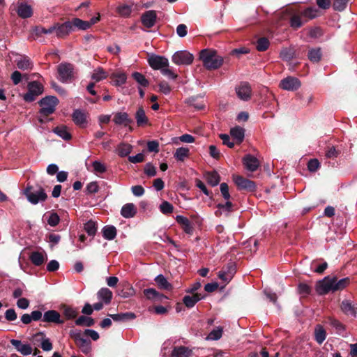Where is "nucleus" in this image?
<instances>
[{"mask_svg":"<svg viewBox=\"0 0 357 357\" xmlns=\"http://www.w3.org/2000/svg\"><path fill=\"white\" fill-rule=\"evenodd\" d=\"M199 59L208 70H216L223 63L222 56L218 55L217 51L211 49L202 50L199 53Z\"/></svg>","mask_w":357,"mask_h":357,"instance_id":"obj_1","label":"nucleus"},{"mask_svg":"<svg viewBox=\"0 0 357 357\" xmlns=\"http://www.w3.org/2000/svg\"><path fill=\"white\" fill-rule=\"evenodd\" d=\"M24 194L32 204L45 202L47 198V195L44 188L39 185L36 186L28 185L24 191Z\"/></svg>","mask_w":357,"mask_h":357,"instance_id":"obj_2","label":"nucleus"},{"mask_svg":"<svg viewBox=\"0 0 357 357\" xmlns=\"http://www.w3.org/2000/svg\"><path fill=\"white\" fill-rule=\"evenodd\" d=\"M59 99L54 96H47L43 98L38 101L39 105L41 107L38 113L43 117H48L49 115L53 114L58 105Z\"/></svg>","mask_w":357,"mask_h":357,"instance_id":"obj_3","label":"nucleus"},{"mask_svg":"<svg viewBox=\"0 0 357 357\" xmlns=\"http://www.w3.org/2000/svg\"><path fill=\"white\" fill-rule=\"evenodd\" d=\"M44 91V86L37 81H32L27 84V92L23 95L25 102H31Z\"/></svg>","mask_w":357,"mask_h":357,"instance_id":"obj_4","label":"nucleus"},{"mask_svg":"<svg viewBox=\"0 0 357 357\" xmlns=\"http://www.w3.org/2000/svg\"><path fill=\"white\" fill-rule=\"evenodd\" d=\"M57 72L61 82H71L74 77V66L70 63H61L57 66Z\"/></svg>","mask_w":357,"mask_h":357,"instance_id":"obj_5","label":"nucleus"},{"mask_svg":"<svg viewBox=\"0 0 357 357\" xmlns=\"http://www.w3.org/2000/svg\"><path fill=\"white\" fill-rule=\"evenodd\" d=\"M69 335L84 354H88L91 351V341L84 338L80 331L71 330Z\"/></svg>","mask_w":357,"mask_h":357,"instance_id":"obj_6","label":"nucleus"},{"mask_svg":"<svg viewBox=\"0 0 357 357\" xmlns=\"http://www.w3.org/2000/svg\"><path fill=\"white\" fill-rule=\"evenodd\" d=\"M69 335L84 354H88L91 351V341L84 338L80 331L71 330Z\"/></svg>","mask_w":357,"mask_h":357,"instance_id":"obj_7","label":"nucleus"},{"mask_svg":"<svg viewBox=\"0 0 357 357\" xmlns=\"http://www.w3.org/2000/svg\"><path fill=\"white\" fill-rule=\"evenodd\" d=\"M69 335L84 354H88L91 351V341L84 338L80 331L71 330Z\"/></svg>","mask_w":357,"mask_h":357,"instance_id":"obj_8","label":"nucleus"},{"mask_svg":"<svg viewBox=\"0 0 357 357\" xmlns=\"http://www.w3.org/2000/svg\"><path fill=\"white\" fill-rule=\"evenodd\" d=\"M234 182L240 190H245L247 192H253L257 190L255 182L246 178L242 176H234Z\"/></svg>","mask_w":357,"mask_h":357,"instance_id":"obj_9","label":"nucleus"},{"mask_svg":"<svg viewBox=\"0 0 357 357\" xmlns=\"http://www.w3.org/2000/svg\"><path fill=\"white\" fill-rule=\"evenodd\" d=\"M172 60L176 65H190L193 62L194 56L188 51H178L173 54Z\"/></svg>","mask_w":357,"mask_h":357,"instance_id":"obj_10","label":"nucleus"},{"mask_svg":"<svg viewBox=\"0 0 357 357\" xmlns=\"http://www.w3.org/2000/svg\"><path fill=\"white\" fill-rule=\"evenodd\" d=\"M149 66L153 70H162L165 67H169V61L167 58L158 55H152L148 59Z\"/></svg>","mask_w":357,"mask_h":357,"instance_id":"obj_11","label":"nucleus"},{"mask_svg":"<svg viewBox=\"0 0 357 357\" xmlns=\"http://www.w3.org/2000/svg\"><path fill=\"white\" fill-rule=\"evenodd\" d=\"M316 291L319 295H324L330 291L333 292L331 277L326 276L323 280H319L317 283Z\"/></svg>","mask_w":357,"mask_h":357,"instance_id":"obj_12","label":"nucleus"},{"mask_svg":"<svg viewBox=\"0 0 357 357\" xmlns=\"http://www.w3.org/2000/svg\"><path fill=\"white\" fill-rule=\"evenodd\" d=\"M301 86L300 80L295 77L289 76L280 81V87L284 90L296 91Z\"/></svg>","mask_w":357,"mask_h":357,"instance_id":"obj_13","label":"nucleus"},{"mask_svg":"<svg viewBox=\"0 0 357 357\" xmlns=\"http://www.w3.org/2000/svg\"><path fill=\"white\" fill-rule=\"evenodd\" d=\"M157 13L154 10H149L141 15L142 24L147 29L152 28L157 21Z\"/></svg>","mask_w":357,"mask_h":357,"instance_id":"obj_14","label":"nucleus"},{"mask_svg":"<svg viewBox=\"0 0 357 357\" xmlns=\"http://www.w3.org/2000/svg\"><path fill=\"white\" fill-rule=\"evenodd\" d=\"M112 121L116 125L123 126L124 127H127L130 124L134 123L133 119L127 112H118L114 113Z\"/></svg>","mask_w":357,"mask_h":357,"instance_id":"obj_15","label":"nucleus"},{"mask_svg":"<svg viewBox=\"0 0 357 357\" xmlns=\"http://www.w3.org/2000/svg\"><path fill=\"white\" fill-rule=\"evenodd\" d=\"M245 168L250 172H255L259 167V160L251 154H246L242 159Z\"/></svg>","mask_w":357,"mask_h":357,"instance_id":"obj_16","label":"nucleus"},{"mask_svg":"<svg viewBox=\"0 0 357 357\" xmlns=\"http://www.w3.org/2000/svg\"><path fill=\"white\" fill-rule=\"evenodd\" d=\"M237 96L244 101H248L251 98L252 89L248 82H242L236 88Z\"/></svg>","mask_w":357,"mask_h":357,"instance_id":"obj_17","label":"nucleus"},{"mask_svg":"<svg viewBox=\"0 0 357 357\" xmlns=\"http://www.w3.org/2000/svg\"><path fill=\"white\" fill-rule=\"evenodd\" d=\"M42 321L56 324H63L64 323V320L61 319L59 312L54 310L45 312L43 314Z\"/></svg>","mask_w":357,"mask_h":357,"instance_id":"obj_18","label":"nucleus"},{"mask_svg":"<svg viewBox=\"0 0 357 357\" xmlns=\"http://www.w3.org/2000/svg\"><path fill=\"white\" fill-rule=\"evenodd\" d=\"M10 342L23 356H28L33 351L32 347L29 344H23L20 340L15 339L10 340Z\"/></svg>","mask_w":357,"mask_h":357,"instance_id":"obj_19","label":"nucleus"},{"mask_svg":"<svg viewBox=\"0 0 357 357\" xmlns=\"http://www.w3.org/2000/svg\"><path fill=\"white\" fill-rule=\"evenodd\" d=\"M340 307L342 311L347 316L356 317L357 314V305L353 304L349 300L342 301Z\"/></svg>","mask_w":357,"mask_h":357,"instance_id":"obj_20","label":"nucleus"},{"mask_svg":"<svg viewBox=\"0 0 357 357\" xmlns=\"http://www.w3.org/2000/svg\"><path fill=\"white\" fill-rule=\"evenodd\" d=\"M54 31L58 37L63 38L68 36L70 32L73 31L72 23L68 20L61 24H57Z\"/></svg>","mask_w":357,"mask_h":357,"instance_id":"obj_21","label":"nucleus"},{"mask_svg":"<svg viewBox=\"0 0 357 357\" xmlns=\"http://www.w3.org/2000/svg\"><path fill=\"white\" fill-rule=\"evenodd\" d=\"M234 204L229 201L227 200L225 204H218L217 205L218 210L215 211V215L217 217H220L223 213L226 216H229V213L233 211Z\"/></svg>","mask_w":357,"mask_h":357,"instance_id":"obj_22","label":"nucleus"},{"mask_svg":"<svg viewBox=\"0 0 357 357\" xmlns=\"http://www.w3.org/2000/svg\"><path fill=\"white\" fill-rule=\"evenodd\" d=\"M176 221L185 233L190 235L192 234L194 229L190 220L187 218L183 215H177L176 217Z\"/></svg>","mask_w":357,"mask_h":357,"instance_id":"obj_23","label":"nucleus"},{"mask_svg":"<svg viewBox=\"0 0 357 357\" xmlns=\"http://www.w3.org/2000/svg\"><path fill=\"white\" fill-rule=\"evenodd\" d=\"M135 118L138 127H144L149 124V119L146 115L145 111L142 107H139L135 114Z\"/></svg>","mask_w":357,"mask_h":357,"instance_id":"obj_24","label":"nucleus"},{"mask_svg":"<svg viewBox=\"0 0 357 357\" xmlns=\"http://www.w3.org/2000/svg\"><path fill=\"white\" fill-rule=\"evenodd\" d=\"M331 280L333 282V292L344 289L350 283V279L348 277L338 280L337 276H333L331 278Z\"/></svg>","mask_w":357,"mask_h":357,"instance_id":"obj_25","label":"nucleus"},{"mask_svg":"<svg viewBox=\"0 0 357 357\" xmlns=\"http://www.w3.org/2000/svg\"><path fill=\"white\" fill-rule=\"evenodd\" d=\"M137 213V208L132 203H128L123 206L121 215L125 218H133Z\"/></svg>","mask_w":357,"mask_h":357,"instance_id":"obj_26","label":"nucleus"},{"mask_svg":"<svg viewBox=\"0 0 357 357\" xmlns=\"http://www.w3.org/2000/svg\"><path fill=\"white\" fill-rule=\"evenodd\" d=\"M73 121L79 127L84 128L86 124L85 114L79 109H75L72 115Z\"/></svg>","mask_w":357,"mask_h":357,"instance_id":"obj_27","label":"nucleus"},{"mask_svg":"<svg viewBox=\"0 0 357 357\" xmlns=\"http://www.w3.org/2000/svg\"><path fill=\"white\" fill-rule=\"evenodd\" d=\"M29 259L33 264L40 266L47 259V255L42 252L34 251L30 255Z\"/></svg>","mask_w":357,"mask_h":357,"instance_id":"obj_28","label":"nucleus"},{"mask_svg":"<svg viewBox=\"0 0 357 357\" xmlns=\"http://www.w3.org/2000/svg\"><path fill=\"white\" fill-rule=\"evenodd\" d=\"M230 135L236 140L237 144H241L245 137V129L236 126L231 128Z\"/></svg>","mask_w":357,"mask_h":357,"instance_id":"obj_29","label":"nucleus"},{"mask_svg":"<svg viewBox=\"0 0 357 357\" xmlns=\"http://www.w3.org/2000/svg\"><path fill=\"white\" fill-rule=\"evenodd\" d=\"M17 13L20 17L25 19L32 15L33 10L31 6L22 3L18 6Z\"/></svg>","mask_w":357,"mask_h":357,"instance_id":"obj_30","label":"nucleus"},{"mask_svg":"<svg viewBox=\"0 0 357 357\" xmlns=\"http://www.w3.org/2000/svg\"><path fill=\"white\" fill-rule=\"evenodd\" d=\"M53 132L64 140H70L72 138V135L66 126H58L53 129Z\"/></svg>","mask_w":357,"mask_h":357,"instance_id":"obj_31","label":"nucleus"},{"mask_svg":"<svg viewBox=\"0 0 357 357\" xmlns=\"http://www.w3.org/2000/svg\"><path fill=\"white\" fill-rule=\"evenodd\" d=\"M98 298L106 305L109 304L112 299V292L108 288H101L97 293Z\"/></svg>","mask_w":357,"mask_h":357,"instance_id":"obj_32","label":"nucleus"},{"mask_svg":"<svg viewBox=\"0 0 357 357\" xmlns=\"http://www.w3.org/2000/svg\"><path fill=\"white\" fill-rule=\"evenodd\" d=\"M192 351L184 346L176 347L172 352V357H190Z\"/></svg>","mask_w":357,"mask_h":357,"instance_id":"obj_33","label":"nucleus"},{"mask_svg":"<svg viewBox=\"0 0 357 357\" xmlns=\"http://www.w3.org/2000/svg\"><path fill=\"white\" fill-rule=\"evenodd\" d=\"M155 282H156L158 287L161 289L172 290L173 288L172 284L169 283L165 277L162 274H160L155 277Z\"/></svg>","mask_w":357,"mask_h":357,"instance_id":"obj_34","label":"nucleus"},{"mask_svg":"<svg viewBox=\"0 0 357 357\" xmlns=\"http://www.w3.org/2000/svg\"><path fill=\"white\" fill-rule=\"evenodd\" d=\"M102 232L103 237L109 241L114 239L116 236V229L112 225L105 226L102 229Z\"/></svg>","mask_w":357,"mask_h":357,"instance_id":"obj_35","label":"nucleus"},{"mask_svg":"<svg viewBox=\"0 0 357 357\" xmlns=\"http://www.w3.org/2000/svg\"><path fill=\"white\" fill-rule=\"evenodd\" d=\"M303 17L302 16L301 13L293 15L290 17L289 20L291 27L296 30L301 27L305 22V21H303Z\"/></svg>","mask_w":357,"mask_h":357,"instance_id":"obj_36","label":"nucleus"},{"mask_svg":"<svg viewBox=\"0 0 357 357\" xmlns=\"http://www.w3.org/2000/svg\"><path fill=\"white\" fill-rule=\"evenodd\" d=\"M70 22L72 23L73 31H74L75 28L80 30H86L90 28L88 21H84L79 18L75 17Z\"/></svg>","mask_w":357,"mask_h":357,"instance_id":"obj_37","label":"nucleus"},{"mask_svg":"<svg viewBox=\"0 0 357 357\" xmlns=\"http://www.w3.org/2000/svg\"><path fill=\"white\" fill-rule=\"evenodd\" d=\"M17 66L22 70H31L33 68V63L28 56H24L17 62Z\"/></svg>","mask_w":357,"mask_h":357,"instance_id":"obj_38","label":"nucleus"},{"mask_svg":"<svg viewBox=\"0 0 357 357\" xmlns=\"http://www.w3.org/2000/svg\"><path fill=\"white\" fill-rule=\"evenodd\" d=\"M95 324V319L90 317L80 316L75 320V324L80 326H93Z\"/></svg>","mask_w":357,"mask_h":357,"instance_id":"obj_39","label":"nucleus"},{"mask_svg":"<svg viewBox=\"0 0 357 357\" xmlns=\"http://www.w3.org/2000/svg\"><path fill=\"white\" fill-rule=\"evenodd\" d=\"M315 340L321 344L326 338V332L321 325H317L314 330Z\"/></svg>","mask_w":357,"mask_h":357,"instance_id":"obj_40","label":"nucleus"},{"mask_svg":"<svg viewBox=\"0 0 357 357\" xmlns=\"http://www.w3.org/2000/svg\"><path fill=\"white\" fill-rule=\"evenodd\" d=\"M206 181L211 186H216L220 181V176L216 171L206 173Z\"/></svg>","mask_w":357,"mask_h":357,"instance_id":"obj_41","label":"nucleus"},{"mask_svg":"<svg viewBox=\"0 0 357 357\" xmlns=\"http://www.w3.org/2000/svg\"><path fill=\"white\" fill-rule=\"evenodd\" d=\"M318 13V9L313 7H308L301 13L304 18H306L305 22H307L308 20H312L317 17Z\"/></svg>","mask_w":357,"mask_h":357,"instance_id":"obj_42","label":"nucleus"},{"mask_svg":"<svg viewBox=\"0 0 357 357\" xmlns=\"http://www.w3.org/2000/svg\"><path fill=\"white\" fill-rule=\"evenodd\" d=\"M321 52L320 48L311 49L307 53V57L311 62L318 63L321 59Z\"/></svg>","mask_w":357,"mask_h":357,"instance_id":"obj_43","label":"nucleus"},{"mask_svg":"<svg viewBox=\"0 0 357 357\" xmlns=\"http://www.w3.org/2000/svg\"><path fill=\"white\" fill-rule=\"evenodd\" d=\"M132 146L126 143H121L117 148V153L120 157H126L130 154Z\"/></svg>","mask_w":357,"mask_h":357,"instance_id":"obj_44","label":"nucleus"},{"mask_svg":"<svg viewBox=\"0 0 357 357\" xmlns=\"http://www.w3.org/2000/svg\"><path fill=\"white\" fill-rule=\"evenodd\" d=\"M190 155V149L187 147H180L176 150L174 157L177 160L183 161Z\"/></svg>","mask_w":357,"mask_h":357,"instance_id":"obj_45","label":"nucleus"},{"mask_svg":"<svg viewBox=\"0 0 357 357\" xmlns=\"http://www.w3.org/2000/svg\"><path fill=\"white\" fill-rule=\"evenodd\" d=\"M270 45L269 40L266 37H261L257 39L256 42V49L259 52H264L268 50Z\"/></svg>","mask_w":357,"mask_h":357,"instance_id":"obj_46","label":"nucleus"},{"mask_svg":"<svg viewBox=\"0 0 357 357\" xmlns=\"http://www.w3.org/2000/svg\"><path fill=\"white\" fill-rule=\"evenodd\" d=\"M185 102L197 110H201L204 108V103L202 101L200 102L198 100V97H190L185 100Z\"/></svg>","mask_w":357,"mask_h":357,"instance_id":"obj_47","label":"nucleus"},{"mask_svg":"<svg viewBox=\"0 0 357 357\" xmlns=\"http://www.w3.org/2000/svg\"><path fill=\"white\" fill-rule=\"evenodd\" d=\"M132 77L143 87H146L149 84V82L145 76L139 72H134L132 74Z\"/></svg>","mask_w":357,"mask_h":357,"instance_id":"obj_48","label":"nucleus"},{"mask_svg":"<svg viewBox=\"0 0 357 357\" xmlns=\"http://www.w3.org/2000/svg\"><path fill=\"white\" fill-rule=\"evenodd\" d=\"M97 224L96 222L90 220L84 224V230L89 236H93L97 231Z\"/></svg>","mask_w":357,"mask_h":357,"instance_id":"obj_49","label":"nucleus"},{"mask_svg":"<svg viewBox=\"0 0 357 357\" xmlns=\"http://www.w3.org/2000/svg\"><path fill=\"white\" fill-rule=\"evenodd\" d=\"M62 309H63V313L67 319H74L78 314V312H77V310H75V309H73V307H71L68 305H63L62 306Z\"/></svg>","mask_w":357,"mask_h":357,"instance_id":"obj_50","label":"nucleus"},{"mask_svg":"<svg viewBox=\"0 0 357 357\" xmlns=\"http://www.w3.org/2000/svg\"><path fill=\"white\" fill-rule=\"evenodd\" d=\"M116 12L121 17H128L132 12V6L126 4L120 5L116 8Z\"/></svg>","mask_w":357,"mask_h":357,"instance_id":"obj_51","label":"nucleus"},{"mask_svg":"<svg viewBox=\"0 0 357 357\" xmlns=\"http://www.w3.org/2000/svg\"><path fill=\"white\" fill-rule=\"evenodd\" d=\"M350 1L351 0H334L333 3V8L336 11H344Z\"/></svg>","mask_w":357,"mask_h":357,"instance_id":"obj_52","label":"nucleus"},{"mask_svg":"<svg viewBox=\"0 0 357 357\" xmlns=\"http://www.w3.org/2000/svg\"><path fill=\"white\" fill-rule=\"evenodd\" d=\"M312 288L306 283L301 282L298 285V292L303 297H306L311 294Z\"/></svg>","mask_w":357,"mask_h":357,"instance_id":"obj_53","label":"nucleus"},{"mask_svg":"<svg viewBox=\"0 0 357 357\" xmlns=\"http://www.w3.org/2000/svg\"><path fill=\"white\" fill-rule=\"evenodd\" d=\"M116 86H121L126 82L127 77L125 73H115L112 75Z\"/></svg>","mask_w":357,"mask_h":357,"instance_id":"obj_54","label":"nucleus"},{"mask_svg":"<svg viewBox=\"0 0 357 357\" xmlns=\"http://www.w3.org/2000/svg\"><path fill=\"white\" fill-rule=\"evenodd\" d=\"M160 211L165 215L170 214L174 211L173 205L167 201H164L160 205Z\"/></svg>","mask_w":357,"mask_h":357,"instance_id":"obj_55","label":"nucleus"},{"mask_svg":"<svg viewBox=\"0 0 357 357\" xmlns=\"http://www.w3.org/2000/svg\"><path fill=\"white\" fill-rule=\"evenodd\" d=\"M107 73L102 68H99L94 71L91 78L96 82H99L107 77Z\"/></svg>","mask_w":357,"mask_h":357,"instance_id":"obj_56","label":"nucleus"},{"mask_svg":"<svg viewBox=\"0 0 357 357\" xmlns=\"http://www.w3.org/2000/svg\"><path fill=\"white\" fill-rule=\"evenodd\" d=\"M55 29H56V26H50L48 29H45L42 26H36L34 29V33H36V36H41L43 33H45V34L52 33L54 32Z\"/></svg>","mask_w":357,"mask_h":357,"instance_id":"obj_57","label":"nucleus"},{"mask_svg":"<svg viewBox=\"0 0 357 357\" xmlns=\"http://www.w3.org/2000/svg\"><path fill=\"white\" fill-rule=\"evenodd\" d=\"M144 294L147 299L155 301L157 296H160V293L153 288H148L144 290Z\"/></svg>","mask_w":357,"mask_h":357,"instance_id":"obj_58","label":"nucleus"},{"mask_svg":"<svg viewBox=\"0 0 357 357\" xmlns=\"http://www.w3.org/2000/svg\"><path fill=\"white\" fill-rule=\"evenodd\" d=\"M328 324L330 326L335 328L339 331H344L345 330L344 325L342 324L340 321H338L336 319H334V318H332V317H329L328 320Z\"/></svg>","mask_w":357,"mask_h":357,"instance_id":"obj_59","label":"nucleus"},{"mask_svg":"<svg viewBox=\"0 0 357 357\" xmlns=\"http://www.w3.org/2000/svg\"><path fill=\"white\" fill-rule=\"evenodd\" d=\"M320 167V162L316 158L310 159L307 162L308 170L311 172H315Z\"/></svg>","mask_w":357,"mask_h":357,"instance_id":"obj_60","label":"nucleus"},{"mask_svg":"<svg viewBox=\"0 0 357 357\" xmlns=\"http://www.w3.org/2000/svg\"><path fill=\"white\" fill-rule=\"evenodd\" d=\"M222 335V328H218L216 329H213L210 332L208 335V338L213 340H218L220 339Z\"/></svg>","mask_w":357,"mask_h":357,"instance_id":"obj_61","label":"nucleus"},{"mask_svg":"<svg viewBox=\"0 0 357 357\" xmlns=\"http://www.w3.org/2000/svg\"><path fill=\"white\" fill-rule=\"evenodd\" d=\"M144 171V173L149 177L155 176L156 175V173H157L155 167L151 162H148L145 165Z\"/></svg>","mask_w":357,"mask_h":357,"instance_id":"obj_62","label":"nucleus"},{"mask_svg":"<svg viewBox=\"0 0 357 357\" xmlns=\"http://www.w3.org/2000/svg\"><path fill=\"white\" fill-rule=\"evenodd\" d=\"M220 190L222 194V197L225 200H229L231 198V195L229 192V186L226 183H222L220 185Z\"/></svg>","mask_w":357,"mask_h":357,"instance_id":"obj_63","label":"nucleus"},{"mask_svg":"<svg viewBox=\"0 0 357 357\" xmlns=\"http://www.w3.org/2000/svg\"><path fill=\"white\" fill-rule=\"evenodd\" d=\"M86 190L88 194H95L98 192L99 190L98 183L93 181L88 183L86 188Z\"/></svg>","mask_w":357,"mask_h":357,"instance_id":"obj_64","label":"nucleus"}]
</instances>
